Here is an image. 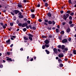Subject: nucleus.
<instances>
[{"label":"nucleus","instance_id":"14","mask_svg":"<svg viewBox=\"0 0 76 76\" xmlns=\"http://www.w3.org/2000/svg\"><path fill=\"white\" fill-rule=\"evenodd\" d=\"M65 51H68V48H65L64 49V50H63V52H65Z\"/></svg>","mask_w":76,"mask_h":76},{"label":"nucleus","instance_id":"3","mask_svg":"<svg viewBox=\"0 0 76 76\" xmlns=\"http://www.w3.org/2000/svg\"><path fill=\"white\" fill-rule=\"evenodd\" d=\"M13 12H14L15 14H16V15L20 12V11L18 10H15Z\"/></svg>","mask_w":76,"mask_h":76},{"label":"nucleus","instance_id":"32","mask_svg":"<svg viewBox=\"0 0 76 76\" xmlns=\"http://www.w3.org/2000/svg\"><path fill=\"white\" fill-rule=\"evenodd\" d=\"M45 47H46L47 48H48V47H49V45L47 44H45Z\"/></svg>","mask_w":76,"mask_h":76},{"label":"nucleus","instance_id":"60","mask_svg":"<svg viewBox=\"0 0 76 76\" xmlns=\"http://www.w3.org/2000/svg\"><path fill=\"white\" fill-rule=\"evenodd\" d=\"M66 24V22H63L62 23V25H63V26H64V25L65 24Z\"/></svg>","mask_w":76,"mask_h":76},{"label":"nucleus","instance_id":"41","mask_svg":"<svg viewBox=\"0 0 76 76\" xmlns=\"http://www.w3.org/2000/svg\"><path fill=\"white\" fill-rule=\"evenodd\" d=\"M3 66L2 64H0V68H3Z\"/></svg>","mask_w":76,"mask_h":76},{"label":"nucleus","instance_id":"52","mask_svg":"<svg viewBox=\"0 0 76 76\" xmlns=\"http://www.w3.org/2000/svg\"><path fill=\"white\" fill-rule=\"evenodd\" d=\"M69 23L70 24V25H71L72 23V21L71 20L69 22Z\"/></svg>","mask_w":76,"mask_h":76},{"label":"nucleus","instance_id":"21","mask_svg":"<svg viewBox=\"0 0 76 76\" xmlns=\"http://www.w3.org/2000/svg\"><path fill=\"white\" fill-rule=\"evenodd\" d=\"M48 37L49 38H52V37H53V36H52V35L51 34H50L48 36Z\"/></svg>","mask_w":76,"mask_h":76},{"label":"nucleus","instance_id":"15","mask_svg":"<svg viewBox=\"0 0 76 76\" xmlns=\"http://www.w3.org/2000/svg\"><path fill=\"white\" fill-rule=\"evenodd\" d=\"M64 48H65V46L64 45H62L61 47V48L62 50H64Z\"/></svg>","mask_w":76,"mask_h":76},{"label":"nucleus","instance_id":"36","mask_svg":"<svg viewBox=\"0 0 76 76\" xmlns=\"http://www.w3.org/2000/svg\"><path fill=\"white\" fill-rule=\"evenodd\" d=\"M45 45H43L42 46V49H45Z\"/></svg>","mask_w":76,"mask_h":76},{"label":"nucleus","instance_id":"46","mask_svg":"<svg viewBox=\"0 0 76 76\" xmlns=\"http://www.w3.org/2000/svg\"><path fill=\"white\" fill-rule=\"evenodd\" d=\"M25 25L24 23H23L22 26V27H25Z\"/></svg>","mask_w":76,"mask_h":76},{"label":"nucleus","instance_id":"44","mask_svg":"<svg viewBox=\"0 0 76 76\" xmlns=\"http://www.w3.org/2000/svg\"><path fill=\"white\" fill-rule=\"evenodd\" d=\"M61 33L62 34H64V31H62L61 32Z\"/></svg>","mask_w":76,"mask_h":76},{"label":"nucleus","instance_id":"38","mask_svg":"<svg viewBox=\"0 0 76 76\" xmlns=\"http://www.w3.org/2000/svg\"><path fill=\"white\" fill-rule=\"evenodd\" d=\"M70 15H71V16H73V15H74V13H73V12H71L70 14Z\"/></svg>","mask_w":76,"mask_h":76},{"label":"nucleus","instance_id":"48","mask_svg":"<svg viewBox=\"0 0 76 76\" xmlns=\"http://www.w3.org/2000/svg\"><path fill=\"white\" fill-rule=\"evenodd\" d=\"M0 25L1 26H3V25H4V24L3 23H1Z\"/></svg>","mask_w":76,"mask_h":76},{"label":"nucleus","instance_id":"9","mask_svg":"<svg viewBox=\"0 0 76 76\" xmlns=\"http://www.w3.org/2000/svg\"><path fill=\"white\" fill-rule=\"evenodd\" d=\"M66 32L67 33H69L70 32V28H68L66 30Z\"/></svg>","mask_w":76,"mask_h":76},{"label":"nucleus","instance_id":"24","mask_svg":"<svg viewBox=\"0 0 76 76\" xmlns=\"http://www.w3.org/2000/svg\"><path fill=\"white\" fill-rule=\"evenodd\" d=\"M70 12L71 11L70 10H68L67 11L66 13H68V14H70V13H71Z\"/></svg>","mask_w":76,"mask_h":76},{"label":"nucleus","instance_id":"10","mask_svg":"<svg viewBox=\"0 0 76 76\" xmlns=\"http://www.w3.org/2000/svg\"><path fill=\"white\" fill-rule=\"evenodd\" d=\"M58 61L59 63H62V60H61L60 58H59L58 59Z\"/></svg>","mask_w":76,"mask_h":76},{"label":"nucleus","instance_id":"11","mask_svg":"<svg viewBox=\"0 0 76 76\" xmlns=\"http://www.w3.org/2000/svg\"><path fill=\"white\" fill-rule=\"evenodd\" d=\"M31 18H32V19H34L35 18V15L33 14H32L31 15Z\"/></svg>","mask_w":76,"mask_h":76},{"label":"nucleus","instance_id":"51","mask_svg":"<svg viewBox=\"0 0 76 76\" xmlns=\"http://www.w3.org/2000/svg\"><path fill=\"white\" fill-rule=\"evenodd\" d=\"M18 15H22V12H18Z\"/></svg>","mask_w":76,"mask_h":76},{"label":"nucleus","instance_id":"13","mask_svg":"<svg viewBox=\"0 0 76 76\" xmlns=\"http://www.w3.org/2000/svg\"><path fill=\"white\" fill-rule=\"evenodd\" d=\"M23 38L24 40H28V37H26V36H24Z\"/></svg>","mask_w":76,"mask_h":76},{"label":"nucleus","instance_id":"2","mask_svg":"<svg viewBox=\"0 0 76 76\" xmlns=\"http://www.w3.org/2000/svg\"><path fill=\"white\" fill-rule=\"evenodd\" d=\"M52 23L53 25H55V23H56V22H55V21L54 20H53L52 21L51 20H49L48 22V23H49V24H51Z\"/></svg>","mask_w":76,"mask_h":76},{"label":"nucleus","instance_id":"47","mask_svg":"<svg viewBox=\"0 0 76 76\" xmlns=\"http://www.w3.org/2000/svg\"><path fill=\"white\" fill-rule=\"evenodd\" d=\"M7 54L8 55H10V52H7Z\"/></svg>","mask_w":76,"mask_h":76},{"label":"nucleus","instance_id":"49","mask_svg":"<svg viewBox=\"0 0 76 76\" xmlns=\"http://www.w3.org/2000/svg\"><path fill=\"white\" fill-rule=\"evenodd\" d=\"M33 58H34V60H36V59L37 58V57L34 56L33 57Z\"/></svg>","mask_w":76,"mask_h":76},{"label":"nucleus","instance_id":"45","mask_svg":"<svg viewBox=\"0 0 76 76\" xmlns=\"http://www.w3.org/2000/svg\"><path fill=\"white\" fill-rule=\"evenodd\" d=\"M10 26H13V23H10Z\"/></svg>","mask_w":76,"mask_h":76},{"label":"nucleus","instance_id":"50","mask_svg":"<svg viewBox=\"0 0 76 76\" xmlns=\"http://www.w3.org/2000/svg\"><path fill=\"white\" fill-rule=\"evenodd\" d=\"M67 60H68V58H65L64 59V61H67Z\"/></svg>","mask_w":76,"mask_h":76},{"label":"nucleus","instance_id":"55","mask_svg":"<svg viewBox=\"0 0 76 76\" xmlns=\"http://www.w3.org/2000/svg\"><path fill=\"white\" fill-rule=\"evenodd\" d=\"M32 29H34V30H36V28L35 27H32Z\"/></svg>","mask_w":76,"mask_h":76},{"label":"nucleus","instance_id":"23","mask_svg":"<svg viewBox=\"0 0 76 76\" xmlns=\"http://www.w3.org/2000/svg\"><path fill=\"white\" fill-rule=\"evenodd\" d=\"M48 6V4L47 3H46L45 4V7H47Z\"/></svg>","mask_w":76,"mask_h":76},{"label":"nucleus","instance_id":"6","mask_svg":"<svg viewBox=\"0 0 76 76\" xmlns=\"http://www.w3.org/2000/svg\"><path fill=\"white\" fill-rule=\"evenodd\" d=\"M62 43H66V42H67V39H65L62 40Z\"/></svg>","mask_w":76,"mask_h":76},{"label":"nucleus","instance_id":"29","mask_svg":"<svg viewBox=\"0 0 76 76\" xmlns=\"http://www.w3.org/2000/svg\"><path fill=\"white\" fill-rule=\"evenodd\" d=\"M73 53L74 54H75L76 55V50H74L73 51Z\"/></svg>","mask_w":76,"mask_h":76},{"label":"nucleus","instance_id":"53","mask_svg":"<svg viewBox=\"0 0 76 76\" xmlns=\"http://www.w3.org/2000/svg\"><path fill=\"white\" fill-rule=\"evenodd\" d=\"M38 21L39 22H42V20L39 19L38 20Z\"/></svg>","mask_w":76,"mask_h":76},{"label":"nucleus","instance_id":"35","mask_svg":"<svg viewBox=\"0 0 76 76\" xmlns=\"http://www.w3.org/2000/svg\"><path fill=\"white\" fill-rule=\"evenodd\" d=\"M56 32H57V33H58V30H59L58 29L56 28Z\"/></svg>","mask_w":76,"mask_h":76},{"label":"nucleus","instance_id":"59","mask_svg":"<svg viewBox=\"0 0 76 76\" xmlns=\"http://www.w3.org/2000/svg\"><path fill=\"white\" fill-rule=\"evenodd\" d=\"M37 7H40V4H38Z\"/></svg>","mask_w":76,"mask_h":76},{"label":"nucleus","instance_id":"4","mask_svg":"<svg viewBox=\"0 0 76 76\" xmlns=\"http://www.w3.org/2000/svg\"><path fill=\"white\" fill-rule=\"evenodd\" d=\"M53 51L56 54H57L58 51H57V49L56 48H54L53 49Z\"/></svg>","mask_w":76,"mask_h":76},{"label":"nucleus","instance_id":"12","mask_svg":"<svg viewBox=\"0 0 76 76\" xmlns=\"http://www.w3.org/2000/svg\"><path fill=\"white\" fill-rule=\"evenodd\" d=\"M42 24L43 25H46V26H47V25H48V24H47V23L45 22H42Z\"/></svg>","mask_w":76,"mask_h":76},{"label":"nucleus","instance_id":"30","mask_svg":"<svg viewBox=\"0 0 76 76\" xmlns=\"http://www.w3.org/2000/svg\"><path fill=\"white\" fill-rule=\"evenodd\" d=\"M74 26V24H71L70 25V28H72V27H73V26Z\"/></svg>","mask_w":76,"mask_h":76},{"label":"nucleus","instance_id":"22","mask_svg":"<svg viewBox=\"0 0 76 76\" xmlns=\"http://www.w3.org/2000/svg\"><path fill=\"white\" fill-rule=\"evenodd\" d=\"M10 39H9L8 40L6 41V43H10Z\"/></svg>","mask_w":76,"mask_h":76},{"label":"nucleus","instance_id":"5","mask_svg":"<svg viewBox=\"0 0 76 76\" xmlns=\"http://www.w3.org/2000/svg\"><path fill=\"white\" fill-rule=\"evenodd\" d=\"M18 6L19 8H21L22 7V3H18Z\"/></svg>","mask_w":76,"mask_h":76},{"label":"nucleus","instance_id":"37","mask_svg":"<svg viewBox=\"0 0 76 76\" xmlns=\"http://www.w3.org/2000/svg\"><path fill=\"white\" fill-rule=\"evenodd\" d=\"M63 64H60V67H63Z\"/></svg>","mask_w":76,"mask_h":76},{"label":"nucleus","instance_id":"26","mask_svg":"<svg viewBox=\"0 0 76 76\" xmlns=\"http://www.w3.org/2000/svg\"><path fill=\"white\" fill-rule=\"evenodd\" d=\"M47 29L48 30H51V27H48Z\"/></svg>","mask_w":76,"mask_h":76},{"label":"nucleus","instance_id":"63","mask_svg":"<svg viewBox=\"0 0 76 76\" xmlns=\"http://www.w3.org/2000/svg\"><path fill=\"white\" fill-rule=\"evenodd\" d=\"M20 50V51H23V49L22 48H21Z\"/></svg>","mask_w":76,"mask_h":76},{"label":"nucleus","instance_id":"58","mask_svg":"<svg viewBox=\"0 0 76 76\" xmlns=\"http://www.w3.org/2000/svg\"><path fill=\"white\" fill-rule=\"evenodd\" d=\"M11 13L12 15H13V16H14L15 15V14H14V13L12 12H11Z\"/></svg>","mask_w":76,"mask_h":76},{"label":"nucleus","instance_id":"43","mask_svg":"<svg viewBox=\"0 0 76 76\" xmlns=\"http://www.w3.org/2000/svg\"><path fill=\"white\" fill-rule=\"evenodd\" d=\"M2 27H3V29H6V26H5L4 25H3L2 26Z\"/></svg>","mask_w":76,"mask_h":76},{"label":"nucleus","instance_id":"40","mask_svg":"<svg viewBox=\"0 0 76 76\" xmlns=\"http://www.w3.org/2000/svg\"><path fill=\"white\" fill-rule=\"evenodd\" d=\"M26 31V28H23V31L24 32H25Z\"/></svg>","mask_w":76,"mask_h":76},{"label":"nucleus","instance_id":"17","mask_svg":"<svg viewBox=\"0 0 76 76\" xmlns=\"http://www.w3.org/2000/svg\"><path fill=\"white\" fill-rule=\"evenodd\" d=\"M18 17L19 18H23V16L22 15H19Z\"/></svg>","mask_w":76,"mask_h":76},{"label":"nucleus","instance_id":"1","mask_svg":"<svg viewBox=\"0 0 76 76\" xmlns=\"http://www.w3.org/2000/svg\"><path fill=\"white\" fill-rule=\"evenodd\" d=\"M69 14H65V15H63V19L64 20H67V18H69Z\"/></svg>","mask_w":76,"mask_h":76},{"label":"nucleus","instance_id":"42","mask_svg":"<svg viewBox=\"0 0 76 76\" xmlns=\"http://www.w3.org/2000/svg\"><path fill=\"white\" fill-rule=\"evenodd\" d=\"M24 25H25V26H26L28 25V23H24Z\"/></svg>","mask_w":76,"mask_h":76},{"label":"nucleus","instance_id":"18","mask_svg":"<svg viewBox=\"0 0 76 76\" xmlns=\"http://www.w3.org/2000/svg\"><path fill=\"white\" fill-rule=\"evenodd\" d=\"M68 3L70 4H72V2L71 0H69Z\"/></svg>","mask_w":76,"mask_h":76},{"label":"nucleus","instance_id":"19","mask_svg":"<svg viewBox=\"0 0 76 76\" xmlns=\"http://www.w3.org/2000/svg\"><path fill=\"white\" fill-rule=\"evenodd\" d=\"M45 51L47 54H50V52L48 50H45Z\"/></svg>","mask_w":76,"mask_h":76},{"label":"nucleus","instance_id":"33","mask_svg":"<svg viewBox=\"0 0 76 76\" xmlns=\"http://www.w3.org/2000/svg\"><path fill=\"white\" fill-rule=\"evenodd\" d=\"M31 12H35V10H33V9H31Z\"/></svg>","mask_w":76,"mask_h":76},{"label":"nucleus","instance_id":"28","mask_svg":"<svg viewBox=\"0 0 76 76\" xmlns=\"http://www.w3.org/2000/svg\"><path fill=\"white\" fill-rule=\"evenodd\" d=\"M42 38H47V36H45L44 35H43L42 36Z\"/></svg>","mask_w":76,"mask_h":76},{"label":"nucleus","instance_id":"8","mask_svg":"<svg viewBox=\"0 0 76 76\" xmlns=\"http://www.w3.org/2000/svg\"><path fill=\"white\" fill-rule=\"evenodd\" d=\"M44 42L45 43V44H48L49 43V41L48 39H46Z\"/></svg>","mask_w":76,"mask_h":76},{"label":"nucleus","instance_id":"64","mask_svg":"<svg viewBox=\"0 0 76 76\" xmlns=\"http://www.w3.org/2000/svg\"><path fill=\"white\" fill-rule=\"evenodd\" d=\"M68 40H69V41H71V39L70 38H69Z\"/></svg>","mask_w":76,"mask_h":76},{"label":"nucleus","instance_id":"54","mask_svg":"<svg viewBox=\"0 0 76 76\" xmlns=\"http://www.w3.org/2000/svg\"><path fill=\"white\" fill-rule=\"evenodd\" d=\"M27 22L29 24L31 23V21L29 20H28L27 21Z\"/></svg>","mask_w":76,"mask_h":76},{"label":"nucleus","instance_id":"20","mask_svg":"<svg viewBox=\"0 0 76 76\" xmlns=\"http://www.w3.org/2000/svg\"><path fill=\"white\" fill-rule=\"evenodd\" d=\"M7 61H8V60H9V61H12V59H11V58H8L7 59Z\"/></svg>","mask_w":76,"mask_h":76},{"label":"nucleus","instance_id":"61","mask_svg":"<svg viewBox=\"0 0 76 76\" xmlns=\"http://www.w3.org/2000/svg\"><path fill=\"white\" fill-rule=\"evenodd\" d=\"M63 12H64V11L63 10L61 11H60V13H61V14L63 13Z\"/></svg>","mask_w":76,"mask_h":76},{"label":"nucleus","instance_id":"7","mask_svg":"<svg viewBox=\"0 0 76 76\" xmlns=\"http://www.w3.org/2000/svg\"><path fill=\"white\" fill-rule=\"evenodd\" d=\"M58 56L59 58H62V57H64V55H63V54H59L58 55Z\"/></svg>","mask_w":76,"mask_h":76},{"label":"nucleus","instance_id":"62","mask_svg":"<svg viewBox=\"0 0 76 76\" xmlns=\"http://www.w3.org/2000/svg\"><path fill=\"white\" fill-rule=\"evenodd\" d=\"M24 3H26V0H23Z\"/></svg>","mask_w":76,"mask_h":76},{"label":"nucleus","instance_id":"39","mask_svg":"<svg viewBox=\"0 0 76 76\" xmlns=\"http://www.w3.org/2000/svg\"><path fill=\"white\" fill-rule=\"evenodd\" d=\"M29 27L31 29H32V26L31 25H29Z\"/></svg>","mask_w":76,"mask_h":76},{"label":"nucleus","instance_id":"31","mask_svg":"<svg viewBox=\"0 0 76 76\" xmlns=\"http://www.w3.org/2000/svg\"><path fill=\"white\" fill-rule=\"evenodd\" d=\"M69 19L71 20H72V16H69Z\"/></svg>","mask_w":76,"mask_h":76},{"label":"nucleus","instance_id":"16","mask_svg":"<svg viewBox=\"0 0 76 76\" xmlns=\"http://www.w3.org/2000/svg\"><path fill=\"white\" fill-rule=\"evenodd\" d=\"M47 15L48 16H49V17H51V14L50 13V12L48 13Z\"/></svg>","mask_w":76,"mask_h":76},{"label":"nucleus","instance_id":"56","mask_svg":"<svg viewBox=\"0 0 76 76\" xmlns=\"http://www.w3.org/2000/svg\"><path fill=\"white\" fill-rule=\"evenodd\" d=\"M61 45H59L58 46V48H61Z\"/></svg>","mask_w":76,"mask_h":76},{"label":"nucleus","instance_id":"57","mask_svg":"<svg viewBox=\"0 0 76 76\" xmlns=\"http://www.w3.org/2000/svg\"><path fill=\"white\" fill-rule=\"evenodd\" d=\"M45 22H47V23H48V20H45Z\"/></svg>","mask_w":76,"mask_h":76},{"label":"nucleus","instance_id":"34","mask_svg":"<svg viewBox=\"0 0 76 76\" xmlns=\"http://www.w3.org/2000/svg\"><path fill=\"white\" fill-rule=\"evenodd\" d=\"M22 23H19L18 24V25L19 26H22Z\"/></svg>","mask_w":76,"mask_h":76},{"label":"nucleus","instance_id":"27","mask_svg":"<svg viewBox=\"0 0 76 76\" xmlns=\"http://www.w3.org/2000/svg\"><path fill=\"white\" fill-rule=\"evenodd\" d=\"M28 36L30 37H33V35L31 34H28Z\"/></svg>","mask_w":76,"mask_h":76},{"label":"nucleus","instance_id":"25","mask_svg":"<svg viewBox=\"0 0 76 76\" xmlns=\"http://www.w3.org/2000/svg\"><path fill=\"white\" fill-rule=\"evenodd\" d=\"M29 39H30L31 41H32V38L31 37H28Z\"/></svg>","mask_w":76,"mask_h":76}]
</instances>
